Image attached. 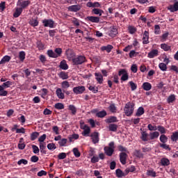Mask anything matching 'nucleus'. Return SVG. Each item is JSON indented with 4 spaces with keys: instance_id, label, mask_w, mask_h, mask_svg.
<instances>
[{
    "instance_id": "nucleus-1",
    "label": "nucleus",
    "mask_w": 178,
    "mask_h": 178,
    "mask_svg": "<svg viewBox=\"0 0 178 178\" xmlns=\"http://www.w3.org/2000/svg\"><path fill=\"white\" fill-rule=\"evenodd\" d=\"M134 106H136V104L133 103V102H129L125 104L124 111L126 116H131V115H133Z\"/></svg>"
},
{
    "instance_id": "nucleus-2",
    "label": "nucleus",
    "mask_w": 178,
    "mask_h": 178,
    "mask_svg": "<svg viewBox=\"0 0 178 178\" xmlns=\"http://www.w3.org/2000/svg\"><path fill=\"white\" fill-rule=\"evenodd\" d=\"M109 147H104V152L108 156H112L115 152V143L111 142L108 145Z\"/></svg>"
},
{
    "instance_id": "nucleus-3",
    "label": "nucleus",
    "mask_w": 178,
    "mask_h": 178,
    "mask_svg": "<svg viewBox=\"0 0 178 178\" xmlns=\"http://www.w3.org/2000/svg\"><path fill=\"white\" fill-rule=\"evenodd\" d=\"M31 3V1L29 0H18L17 6L23 10V9H26Z\"/></svg>"
},
{
    "instance_id": "nucleus-4",
    "label": "nucleus",
    "mask_w": 178,
    "mask_h": 178,
    "mask_svg": "<svg viewBox=\"0 0 178 178\" xmlns=\"http://www.w3.org/2000/svg\"><path fill=\"white\" fill-rule=\"evenodd\" d=\"M81 129L83 130L82 132V136L84 137H88V134L91 133V129H90V127L87 124H84V122L81 124Z\"/></svg>"
},
{
    "instance_id": "nucleus-5",
    "label": "nucleus",
    "mask_w": 178,
    "mask_h": 178,
    "mask_svg": "<svg viewBox=\"0 0 178 178\" xmlns=\"http://www.w3.org/2000/svg\"><path fill=\"white\" fill-rule=\"evenodd\" d=\"M74 65H81L86 62V57L84 56H78L72 59Z\"/></svg>"
},
{
    "instance_id": "nucleus-6",
    "label": "nucleus",
    "mask_w": 178,
    "mask_h": 178,
    "mask_svg": "<svg viewBox=\"0 0 178 178\" xmlns=\"http://www.w3.org/2000/svg\"><path fill=\"white\" fill-rule=\"evenodd\" d=\"M118 75L122 76L121 80L122 81H127V80H129V74L127 73V71H126V70L124 69L120 70L118 72Z\"/></svg>"
},
{
    "instance_id": "nucleus-7",
    "label": "nucleus",
    "mask_w": 178,
    "mask_h": 178,
    "mask_svg": "<svg viewBox=\"0 0 178 178\" xmlns=\"http://www.w3.org/2000/svg\"><path fill=\"white\" fill-rule=\"evenodd\" d=\"M43 26L44 27H49L50 29H54V20L52 19H43Z\"/></svg>"
},
{
    "instance_id": "nucleus-8",
    "label": "nucleus",
    "mask_w": 178,
    "mask_h": 178,
    "mask_svg": "<svg viewBox=\"0 0 178 178\" xmlns=\"http://www.w3.org/2000/svg\"><path fill=\"white\" fill-rule=\"evenodd\" d=\"M93 144H98L99 143V134L98 132H94L90 136Z\"/></svg>"
},
{
    "instance_id": "nucleus-9",
    "label": "nucleus",
    "mask_w": 178,
    "mask_h": 178,
    "mask_svg": "<svg viewBox=\"0 0 178 178\" xmlns=\"http://www.w3.org/2000/svg\"><path fill=\"white\" fill-rule=\"evenodd\" d=\"M127 154L125 152H121L120 154V161L122 165H126L127 163Z\"/></svg>"
},
{
    "instance_id": "nucleus-10",
    "label": "nucleus",
    "mask_w": 178,
    "mask_h": 178,
    "mask_svg": "<svg viewBox=\"0 0 178 178\" xmlns=\"http://www.w3.org/2000/svg\"><path fill=\"white\" fill-rule=\"evenodd\" d=\"M65 54L68 60H73V59H74V56H76V54H74V52H73V51H72V49H68L67 50H66Z\"/></svg>"
},
{
    "instance_id": "nucleus-11",
    "label": "nucleus",
    "mask_w": 178,
    "mask_h": 178,
    "mask_svg": "<svg viewBox=\"0 0 178 178\" xmlns=\"http://www.w3.org/2000/svg\"><path fill=\"white\" fill-rule=\"evenodd\" d=\"M95 77L99 84H102L104 83V76L101 72H95Z\"/></svg>"
},
{
    "instance_id": "nucleus-12",
    "label": "nucleus",
    "mask_w": 178,
    "mask_h": 178,
    "mask_svg": "<svg viewBox=\"0 0 178 178\" xmlns=\"http://www.w3.org/2000/svg\"><path fill=\"white\" fill-rule=\"evenodd\" d=\"M74 94H83L86 91V87L84 86H78L73 88Z\"/></svg>"
},
{
    "instance_id": "nucleus-13",
    "label": "nucleus",
    "mask_w": 178,
    "mask_h": 178,
    "mask_svg": "<svg viewBox=\"0 0 178 178\" xmlns=\"http://www.w3.org/2000/svg\"><path fill=\"white\" fill-rule=\"evenodd\" d=\"M158 55H159V51H158V49H152L148 53L147 57H149L150 59H152L158 56Z\"/></svg>"
},
{
    "instance_id": "nucleus-14",
    "label": "nucleus",
    "mask_w": 178,
    "mask_h": 178,
    "mask_svg": "<svg viewBox=\"0 0 178 178\" xmlns=\"http://www.w3.org/2000/svg\"><path fill=\"white\" fill-rule=\"evenodd\" d=\"M143 44H149V33L147 31L143 33Z\"/></svg>"
},
{
    "instance_id": "nucleus-15",
    "label": "nucleus",
    "mask_w": 178,
    "mask_h": 178,
    "mask_svg": "<svg viewBox=\"0 0 178 178\" xmlns=\"http://www.w3.org/2000/svg\"><path fill=\"white\" fill-rule=\"evenodd\" d=\"M68 10H70V12H79V10H80V9H81V6L80 5H73V6H70L67 8Z\"/></svg>"
},
{
    "instance_id": "nucleus-16",
    "label": "nucleus",
    "mask_w": 178,
    "mask_h": 178,
    "mask_svg": "<svg viewBox=\"0 0 178 178\" xmlns=\"http://www.w3.org/2000/svg\"><path fill=\"white\" fill-rule=\"evenodd\" d=\"M118 29H116L115 26L110 28V31L108 32V35L110 37H115V35H118Z\"/></svg>"
},
{
    "instance_id": "nucleus-17",
    "label": "nucleus",
    "mask_w": 178,
    "mask_h": 178,
    "mask_svg": "<svg viewBox=\"0 0 178 178\" xmlns=\"http://www.w3.org/2000/svg\"><path fill=\"white\" fill-rule=\"evenodd\" d=\"M86 19L92 23H99V17L89 16Z\"/></svg>"
},
{
    "instance_id": "nucleus-18",
    "label": "nucleus",
    "mask_w": 178,
    "mask_h": 178,
    "mask_svg": "<svg viewBox=\"0 0 178 178\" xmlns=\"http://www.w3.org/2000/svg\"><path fill=\"white\" fill-rule=\"evenodd\" d=\"M86 6H88V8H99L101 6V4L99 2L92 3L91 1H89L87 3Z\"/></svg>"
},
{
    "instance_id": "nucleus-19",
    "label": "nucleus",
    "mask_w": 178,
    "mask_h": 178,
    "mask_svg": "<svg viewBox=\"0 0 178 178\" xmlns=\"http://www.w3.org/2000/svg\"><path fill=\"white\" fill-rule=\"evenodd\" d=\"M56 94L60 99H65V94L62 92V89L58 88L56 90Z\"/></svg>"
},
{
    "instance_id": "nucleus-20",
    "label": "nucleus",
    "mask_w": 178,
    "mask_h": 178,
    "mask_svg": "<svg viewBox=\"0 0 178 178\" xmlns=\"http://www.w3.org/2000/svg\"><path fill=\"white\" fill-rule=\"evenodd\" d=\"M29 24L30 26H32V27H37V26H38V19H37V18H31Z\"/></svg>"
},
{
    "instance_id": "nucleus-21",
    "label": "nucleus",
    "mask_w": 178,
    "mask_h": 178,
    "mask_svg": "<svg viewBox=\"0 0 178 178\" xmlns=\"http://www.w3.org/2000/svg\"><path fill=\"white\" fill-rule=\"evenodd\" d=\"M168 10L170 12H177L178 10V1L175 2L173 6H170L168 7Z\"/></svg>"
},
{
    "instance_id": "nucleus-22",
    "label": "nucleus",
    "mask_w": 178,
    "mask_h": 178,
    "mask_svg": "<svg viewBox=\"0 0 178 178\" xmlns=\"http://www.w3.org/2000/svg\"><path fill=\"white\" fill-rule=\"evenodd\" d=\"M142 87L145 91H149L152 88V86L148 82L143 83Z\"/></svg>"
},
{
    "instance_id": "nucleus-23",
    "label": "nucleus",
    "mask_w": 178,
    "mask_h": 178,
    "mask_svg": "<svg viewBox=\"0 0 178 178\" xmlns=\"http://www.w3.org/2000/svg\"><path fill=\"white\" fill-rule=\"evenodd\" d=\"M113 49V46L108 44L107 46H102L101 47L102 51H106V52L109 53Z\"/></svg>"
},
{
    "instance_id": "nucleus-24",
    "label": "nucleus",
    "mask_w": 178,
    "mask_h": 178,
    "mask_svg": "<svg viewBox=\"0 0 178 178\" xmlns=\"http://www.w3.org/2000/svg\"><path fill=\"white\" fill-rule=\"evenodd\" d=\"M150 140H155V138H158L159 137V132L154 131L152 132L149 134Z\"/></svg>"
},
{
    "instance_id": "nucleus-25",
    "label": "nucleus",
    "mask_w": 178,
    "mask_h": 178,
    "mask_svg": "<svg viewBox=\"0 0 178 178\" xmlns=\"http://www.w3.org/2000/svg\"><path fill=\"white\" fill-rule=\"evenodd\" d=\"M60 69H63V70H67L69 69V66L67 65V63H66V60H62L60 63Z\"/></svg>"
},
{
    "instance_id": "nucleus-26",
    "label": "nucleus",
    "mask_w": 178,
    "mask_h": 178,
    "mask_svg": "<svg viewBox=\"0 0 178 178\" xmlns=\"http://www.w3.org/2000/svg\"><path fill=\"white\" fill-rule=\"evenodd\" d=\"M118 122V118L111 116L106 120V123H116Z\"/></svg>"
},
{
    "instance_id": "nucleus-27",
    "label": "nucleus",
    "mask_w": 178,
    "mask_h": 178,
    "mask_svg": "<svg viewBox=\"0 0 178 178\" xmlns=\"http://www.w3.org/2000/svg\"><path fill=\"white\" fill-rule=\"evenodd\" d=\"M161 163L162 166H169V165H170V161L166 158H163L161 159Z\"/></svg>"
},
{
    "instance_id": "nucleus-28",
    "label": "nucleus",
    "mask_w": 178,
    "mask_h": 178,
    "mask_svg": "<svg viewBox=\"0 0 178 178\" xmlns=\"http://www.w3.org/2000/svg\"><path fill=\"white\" fill-rule=\"evenodd\" d=\"M23 12V10L21 8H17L15 9V12L13 14L14 17H19L20 15H22V13Z\"/></svg>"
},
{
    "instance_id": "nucleus-29",
    "label": "nucleus",
    "mask_w": 178,
    "mask_h": 178,
    "mask_svg": "<svg viewBox=\"0 0 178 178\" xmlns=\"http://www.w3.org/2000/svg\"><path fill=\"white\" fill-rule=\"evenodd\" d=\"M145 111L143 107H139L136 111V116H141L144 115Z\"/></svg>"
},
{
    "instance_id": "nucleus-30",
    "label": "nucleus",
    "mask_w": 178,
    "mask_h": 178,
    "mask_svg": "<svg viewBox=\"0 0 178 178\" xmlns=\"http://www.w3.org/2000/svg\"><path fill=\"white\" fill-rule=\"evenodd\" d=\"M142 141H148V134L147 131H142L141 132V137Z\"/></svg>"
},
{
    "instance_id": "nucleus-31",
    "label": "nucleus",
    "mask_w": 178,
    "mask_h": 178,
    "mask_svg": "<svg viewBox=\"0 0 178 178\" xmlns=\"http://www.w3.org/2000/svg\"><path fill=\"white\" fill-rule=\"evenodd\" d=\"M68 109L69 111H71L72 112V115H76V113H77V108H76V106H74V105H70L68 106Z\"/></svg>"
},
{
    "instance_id": "nucleus-32",
    "label": "nucleus",
    "mask_w": 178,
    "mask_h": 178,
    "mask_svg": "<svg viewBox=\"0 0 178 178\" xmlns=\"http://www.w3.org/2000/svg\"><path fill=\"white\" fill-rule=\"evenodd\" d=\"M109 131H118V124H111L108 126Z\"/></svg>"
},
{
    "instance_id": "nucleus-33",
    "label": "nucleus",
    "mask_w": 178,
    "mask_h": 178,
    "mask_svg": "<svg viewBox=\"0 0 178 178\" xmlns=\"http://www.w3.org/2000/svg\"><path fill=\"white\" fill-rule=\"evenodd\" d=\"M92 12L94 15H98L99 16H102V13H104V10L99 8H94Z\"/></svg>"
},
{
    "instance_id": "nucleus-34",
    "label": "nucleus",
    "mask_w": 178,
    "mask_h": 178,
    "mask_svg": "<svg viewBox=\"0 0 178 178\" xmlns=\"http://www.w3.org/2000/svg\"><path fill=\"white\" fill-rule=\"evenodd\" d=\"M10 60V56H5L0 61V65H5L6 62H9Z\"/></svg>"
},
{
    "instance_id": "nucleus-35",
    "label": "nucleus",
    "mask_w": 178,
    "mask_h": 178,
    "mask_svg": "<svg viewBox=\"0 0 178 178\" xmlns=\"http://www.w3.org/2000/svg\"><path fill=\"white\" fill-rule=\"evenodd\" d=\"M128 31L129 34H134L137 32V28L133 26H128Z\"/></svg>"
},
{
    "instance_id": "nucleus-36",
    "label": "nucleus",
    "mask_w": 178,
    "mask_h": 178,
    "mask_svg": "<svg viewBox=\"0 0 178 178\" xmlns=\"http://www.w3.org/2000/svg\"><path fill=\"white\" fill-rule=\"evenodd\" d=\"M161 49H163V51H170L171 47L166 43H163L161 44Z\"/></svg>"
},
{
    "instance_id": "nucleus-37",
    "label": "nucleus",
    "mask_w": 178,
    "mask_h": 178,
    "mask_svg": "<svg viewBox=\"0 0 178 178\" xmlns=\"http://www.w3.org/2000/svg\"><path fill=\"white\" fill-rule=\"evenodd\" d=\"M61 87L63 90H67L70 87V83L67 81H64L61 83Z\"/></svg>"
},
{
    "instance_id": "nucleus-38",
    "label": "nucleus",
    "mask_w": 178,
    "mask_h": 178,
    "mask_svg": "<svg viewBox=\"0 0 178 178\" xmlns=\"http://www.w3.org/2000/svg\"><path fill=\"white\" fill-rule=\"evenodd\" d=\"M159 67L161 70H162V72H166V70H168L167 65L163 63H159Z\"/></svg>"
},
{
    "instance_id": "nucleus-39",
    "label": "nucleus",
    "mask_w": 178,
    "mask_h": 178,
    "mask_svg": "<svg viewBox=\"0 0 178 178\" xmlns=\"http://www.w3.org/2000/svg\"><path fill=\"white\" fill-rule=\"evenodd\" d=\"M72 152L74 155V156H76V158H80V152L79 151V149L76 148V147H74L73 149H72Z\"/></svg>"
},
{
    "instance_id": "nucleus-40",
    "label": "nucleus",
    "mask_w": 178,
    "mask_h": 178,
    "mask_svg": "<svg viewBox=\"0 0 178 178\" xmlns=\"http://www.w3.org/2000/svg\"><path fill=\"white\" fill-rule=\"evenodd\" d=\"M47 55L48 56H49V58H58V56H56V54L54 52V51L52 50H48Z\"/></svg>"
},
{
    "instance_id": "nucleus-41",
    "label": "nucleus",
    "mask_w": 178,
    "mask_h": 178,
    "mask_svg": "<svg viewBox=\"0 0 178 178\" xmlns=\"http://www.w3.org/2000/svg\"><path fill=\"white\" fill-rule=\"evenodd\" d=\"M40 136V133L38 132H33L31 134V141H34L36 138Z\"/></svg>"
},
{
    "instance_id": "nucleus-42",
    "label": "nucleus",
    "mask_w": 178,
    "mask_h": 178,
    "mask_svg": "<svg viewBox=\"0 0 178 178\" xmlns=\"http://www.w3.org/2000/svg\"><path fill=\"white\" fill-rule=\"evenodd\" d=\"M115 175H116L117 177H123V176H124L123 171H122V170H120V169L116 170Z\"/></svg>"
},
{
    "instance_id": "nucleus-43",
    "label": "nucleus",
    "mask_w": 178,
    "mask_h": 178,
    "mask_svg": "<svg viewBox=\"0 0 178 178\" xmlns=\"http://www.w3.org/2000/svg\"><path fill=\"white\" fill-rule=\"evenodd\" d=\"M45 148H47V144L45 143H40V152H45Z\"/></svg>"
},
{
    "instance_id": "nucleus-44",
    "label": "nucleus",
    "mask_w": 178,
    "mask_h": 178,
    "mask_svg": "<svg viewBox=\"0 0 178 178\" xmlns=\"http://www.w3.org/2000/svg\"><path fill=\"white\" fill-rule=\"evenodd\" d=\"M106 115V111H102L96 113V116H97V118H105Z\"/></svg>"
},
{
    "instance_id": "nucleus-45",
    "label": "nucleus",
    "mask_w": 178,
    "mask_h": 178,
    "mask_svg": "<svg viewBox=\"0 0 178 178\" xmlns=\"http://www.w3.org/2000/svg\"><path fill=\"white\" fill-rule=\"evenodd\" d=\"M175 100H176V96H175V95H170L167 99L168 104H172V102H173Z\"/></svg>"
},
{
    "instance_id": "nucleus-46",
    "label": "nucleus",
    "mask_w": 178,
    "mask_h": 178,
    "mask_svg": "<svg viewBox=\"0 0 178 178\" xmlns=\"http://www.w3.org/2000/svg\"><path fill=\"white\" fill-rule=\"evenodd\" d=\"M154 34L156 35L161 34V26L159 25L154 26Z\"/></svg>"
},
{
    "instance_id": "nucleus-47",
    "label": "nucleus",
    "mask_w": 178,
    "mask_h": 178,
    "mask_svg": "<svg viewBox=\"0 0 178 178\" xmlns=\"http://www.w3.org/2000/svg\"><path fill=\"white\" fill-rule=\"evenodd\" d=\"M67 143V139L66 138H63L60 141H58V144L60 147H65Z\"/></svg>"
},
{
    "instance_id": "nucleus-48",
    "label": "nucleus",
    "mask_w": 178,
    "mask_h": 178,
    "mask_svg": "<svg viewBox=\"0 0 178 178\" xmlns=\"http://www.w3.org/2000/svg\"><path fill=\"white\" fill-rule=\"evenodd\" d=\"M172 141H177L178 140V131L174 132L171 136Z\"/></svg>"
},
{
    "instance_id": "nucleus-49",
    "label": "nucleus",
    "mask_w": 178,
    "mask_h": 178,
    "mask_svg": "<svg viewBox=\"0 0 178 178\" xmlns=\"http://www.w3.org/2000/svg\"><path fill=\"white\" fill-rule=\"evenodd\" d=\"M19 58L22 62L26 59V53L24 51H20L19 54Z\"/></svg>"
},
{
    "instance_id": "nucleus-50",
    "label": "nucleus",
    "mask_w": 178,
    "mask_h": 178,
    "mask_svg": "<svg viewBox=\"0 0 178 178\" xmlns=\"http://www.w3.org/2000/svg\"><path fill=\"white\" fill-rule=\"evenodd\" d=\"M88 90H90V91H92L95 94H97V92H98V88H95V86H90L88 87Z\"/></svg>"
},
{
    "instance_id": "nucleus-51",
    "label": "nucleus",
    "mask_w": 178,
    "mask_h": 178,
    "mask_svg": "<svg viewBox=\"0 0 178 178\" xmlns=\"http://www.w3.org/2000/svg\"><path fill=\"white\" fill-rule=\"evenodd\" d=\"M54 108H56V109H65V106L62 103H56Z\"/></svg>"
},
{
    "instance_id": "nucleus-52",
    "label": "nucleus",
    "mask_w": 178,
    "mask_h": 178,
    "mask_svg": "<svg viewBox=\"0 0 178 178\" xmlns=\"http://www.w3.org/2000/svg\"><path fill=\"white\" fill-rule=\"evenodd\" d=\"M60 79H63V80H66V79H69V76L67 75V74H66L64 72H62L60 73Z\"/></svg>"
},
{
    "instance_id": "nucleus-53",
    "label": "nucleus",
    "mask_w": 178,
    "mask_h": 178,
    "mask_svg": "<svg viewBox=\"0 0 178 178\" xmlns=\"http://www.w3.org/2000/svg\"><path fill=\"white\" fill-rule=\"evenodd\" d=\"M129 85L131 86V91H135V90H137V84H136L134 82L129 81Z\"/></svg>"
},
{
    "instance_id": "nucleus-54",
    "label": "nucleus",
    "mask_w": 178,
    "mask_h": 178,
    "mask_svg": "<svg viewBox=\"0 0 178 178\" xmlns=\"http://www.w3.org/2000/svg\"><path fill=\"white\" fill-rule=\"evenodd\" d=\"M3 86L4 87V88H9V87H10V86H13V83L12 81H6V82H4L3 83Z\"/></svg>"
},
{
    "instance_id": "nucleus-55",
    "label": "nucleus",
    "mask_w": 178,
    "mask_h": 178,
    "mask_svg": "<svg viewBox=\"0 0 178 178\" xmlns=\"http://www.w3.org/2000/svg\"><path fill=\"white\" fill-rule=\"evenodd\" d=\"M134 155L137 158H143V153H141V152L140 150H135Z\"/></svg>"
},
{
    "instance_id": "nucleus-56",
    "label": "nucleus",
    "mask_w": 178,
    "mask_h": 178,
    "mask_svg": "<svg viewBox=\"0 0 178 178\" xmlns=\"http://www.w3.org/2000/svg\"><path fill=\"white\" fill-rule=\"evenodd\" d=\"M54 52H56L55 54H56L57 58H59V56H60V55H62V49L60 48L55 49Z\"/></svg>"
},
{
    "instance_id": "nucleus-57",
    "label": "nucleus",
    "mask_w": 178,
    "mask_h": 178,
    "mask_svg": "<svg viewBox=\"0 0 178 178\" xmlns=\"http://www.w3.org/2000/svg\"><path fill=\"white\" fill-rule=\"evenodd\" d=\"M136 170V167L134 165H131L130 168H128L125 170L126 173L133 172Z\"/></svg>"
},
{
    "instance_id": "nucleus-58",
    "label": "nucleus",
    "mask_w": 178,
    "mask_h": 178,
    "mask_svg": "<svg viewBox=\"0 0 178 178\" xmlns=\"http://www.w3.org/2000/svg\"><path fill=\"white\" fill-rule=\"evenodd\" d=\"M160 141L163 143H168V137H166L164 134H162L160 136Z\"/></svg>"
},
{
    "instance_id": "nucleus-59",
    "label": "nucleus",
    "mask_w": 178,
    "mask_h": 178,
    "mask_svg": "<svg viewBox=\"0 0 178 178\" xmlns=\"http://www.w3.org/2000/svg\"><path fill=\"white\" fill-rule=\"evenodd\" d=\"M108 109L112 112V113H116V106L115 104H111L108 107Z\"/></svg>"
},
{
    "instance_id": "nucleus-60",
    "label": "nucleus",
    "mask_w": 178,
    "mask_h": 178,
    "mask_svg": "<svg viewBox=\"0 0 178 178\" xmlns=\"http://www.w3.org/2000/svg\"><path fill=\"white\" fill-rule=\"evenodd\" d=\"M48 149L52 150V149H56V145L55 143H49L47 145Z\"/></svg>"
},
{
    "instance_id": "nucleus-61",
    "label": "nucleus",
    "mask_w": 178,
    "mask_h": 178,
    "mask_svg": "<svg viewBox=\"0 0 178 178\" xmlns=\"http://www.w3.org/2000/svg\"><path fill=\"white\" fill-rule=\"evenodd\" d=\"M38 48L39 51H42V49H45V45L42 42H39L38 43Z\"/></svg>"
},
{
    "instance_id": "nucleus-62",
    "label": "nucleus",
    "mask_w": 178,
    "mask_h": 178,
    "mask_svg": "<svg viewBox=\"0 0 178 178\" xmlns=\"http://www.w3.org/2000/svg\"><path fill=\"white\" fill-rule=\"evenodd\" d=\"M6 3L5 1H1L0 3V9L1 10V12H3V10H5V9H6Z\"/></svg>"
},
{
    "instance_id": "nucleus-63",
    "label": "nucleus",
    "mask_w": 178,
    "mask_h": 178,
    "mask_svg": "<svg viewBox=\"0 0 178 178\" xmlns=\"http://www.w3.org/2000/svg\"><path fill=\"white\" fill-rule=\"evenodd\" d=\"M32 149L34 154H38L40 152V149L35 145H32Z\"/></svg>"
},
{
    "instance_id": "nucleus-64",
    "label": "nucleus",
    "mask_w": 178,
    "mask_h": 178,
    "mask_svg": "<svg viewBox=\"0 0 178 178\" xmlns=\"http://www.w3.org/2000/svg\"><path fill=\"white\" fill-rule=\"evenodd\" d=\"M59 159H65L66 158V153L62 152L58 155Z\"/></svg>"
}]
</instances>
